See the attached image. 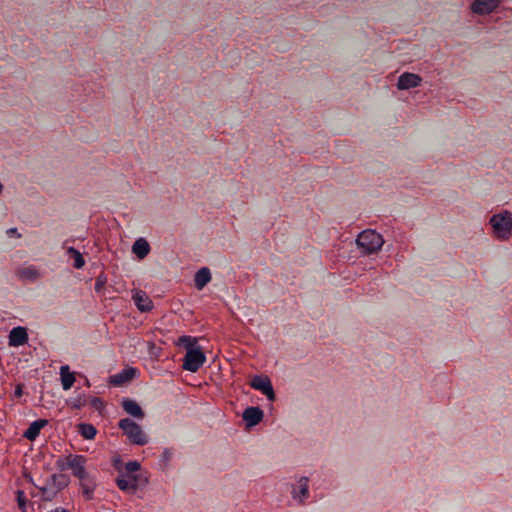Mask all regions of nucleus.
<instances>
[{
  "label": "nucleus",
  "instance_id": "nucleus-1",
  "mask_svg": "<svg viewBox=\"0 0 512 512\" xmlns=\"http://www.w3.org/2000/svg\"><path fill=\"white\" fill-rule=\"evenodd\" d=\"M356 244L362 254L368 255L377 253L382 248L384 239L376 231L367 229L358 235Z\"/></svg>",
  "mask_w": 512,
  "mask_h": 512
},
{
  "label": "nucleus",
  "instance_id": "nucleus-2",
  "mask_svg": "<svg viewBox=\"0 0 512 512\" xmlns=\"http://www.w3.org/2000/svg\"><path fill=\"white\" fill-rule=\"evenodd\" d=\"M69 477L65 474H52L43 486L38 487L43 501H52L57 494L69 485Z\"/></svg>",
  "mask_w": 512,
  "mask_h": 512
},
{
  "label": "nucleus",
  "instance_id": "nucleus-3",
  "mask_svg": "<svg viewBox=\"0 0 512 512\" xmlns=\"http://www.w3.org/2000/svg\"><path fill=\"white\" fill-rule=\"evenodd\" d=\"M118 427L133 445L144 446L149 442V436L142 427L130 418H123Z\"/></svg>",
  "mask_w": 512,
  "mask_h": 512
},
{
  "label": "nucleus",
  "instance_id": "nucleus-4",
  "mask_svg": "<svg viewBox=\"0 0 512 512\" xmlns=\"http://www.w3.org/2000/svg\"><path fill=\"white\" fill-rule=\"evenodd\" d=\"M490 224L497 238L507 240L512 232V213L505 210L490 218Z\"/></svg>",
  "mask_w": 512,
  "mask_h": 512
},
{
  "label": "nucleus",
  "instance_id": "nucleus-5",
  "mask_svg": "<svg viewBox=\"0 0 512 512\" xmlns=\"http://www.w3.org/2000/svg\"><path fill=\"white\" fill-rule=\"evenodd\" d=\"M206 361L205 354L199 348H189L183 359V368L196 372Z\"/></svg>",
  "mask_w": 512,
  "mask_h": 512
},
{
  "label": "nucleus",
  "instance_id": "nucleus-6",
  "mask_svg": "<svg viewBox=\"0 0 512 512\" xmlns=\"http://www.w3.org/2000/svg\"><path fill=\"white\" fill-rule=\"evenodd\" d=\"M250 386L264 394L269 401L275 400V392L268 376L255 375L250 381Z\"/></svg>",
  "mask_w": 512,
  "mask_h": 512
},
{
  "label": "nucleus",
  "instance_id": "nucleus-7",
  "mask_svg": "<svg viewBox=\"0 0 512 512\" xmlns=\"http://www.w3.org/2000/svg\"><path fill=\"white\" fill-rule=\"evenodd\" d=\"M291 495L293 500L299 504L305 503L309 498V478L306 476L300 477L292 487Z\"/></svg>",
  "mask_w": 512,
  "mask_h": 512
},
{
  "label": "nucleus",
  "instance_id": "nucleus-8",
  "mask_svg": "<svg viewBox=\"0 0 512 512\" xmlns=\"http://www.w3.org/2000/svg\"><path fill=\"white\" fill-rule=\"evenodd\" d=\"M86 458L83 455H69V469L79 480L89 476L85 470Z\"/></svg>",
  "mask_w": 512,
  "mask_h": 512
},
{
  "label": "nucleus",
  "instance_id": "nucleus-9",
  "mask_svg": "<svg viewBox=\"0 0 512 512\" xmlns=\"http://www.w3.org/2000/svg\"><path fill=\"white\" fill-rule=\"evenodd\" d=\"M264 417L263 411L256 406L247 407L242 414V418L248 428L259 424Z\"/></svg>",
  "mask_w": 512,
  "mask_h": 512
},
{
  "label": "nucleus",
  "instance_id": "nucleus-10",
  "mask_svg": "<svg viewBox=\"0 0 512 512\" xmlns=\"http://www.w3.org/2000/svg\"><path fill=\"white\" fill-rule=\"evenodd\" d=\"M137 373L138 370L136 368H125L122 371L110 376V383L114 386H121L135 378Z\"/></svg>",
  "mask_w": 512,
  "mask_h": 512
},
{
  "label": "nucleus",
  "instance_id": "nucleus-11",
  "mask_svg": "<svg viewBox=\"0 0 512 512\" xmlns=\"http://www.w3.org/2000/svg\"><path fill=\"white\" fill-rule=\"evenodd\" d=\"M421 81L422 79L419 75L406 72L399 76L397 88L399 90H408L410 88H415L420 85Z\"/></svg>",
  "mask_w": 512,
  "mask_h": 512
},
{
  "label": "nucleus",
  "instance_id": "nucleus-12",
  "mask_svg": "<svg viewBox=\"0 0 512 512\" xmlns=\"http://www.w3.org/2000/svg\"><path fill=\"white\" fill-rule=\"evenodd\" d=\"M121 406L128 415L136 419L142 420L145 417L141 406L135 400L125 398L122 400Z\"/></svg>",
  "mask_w": 512,
  "mask_h": 512
},
{
  "label": "nucleus",
  "instance_id": "nucleus-13",
  "mask_svg": "<svg viewBox=\"0 0 512 512\" xmlns=\"http://www.w3.org/2000/svg\"><path fill=\"white\" fill-rule=\"evenodd\" d=\"M132 298H133L134 304L141 312H148L153 308L152 301L147 296V294L141 290H136L133 293Z\"/></svg>",
  "mask_w": 512,
  "mask_h": 512
},
{
  "label": "nucleus",
  "instance_id": "nucleus-14",
  "mask_svg": "<svg viewBox=\"0 0 512 512\" xmlns=\"http://www.w3.org/2000/svg\"><path fill=\"white\" fill-rule=\"evenodd\" d=\"M138 481H140V476L138 475L131 476L130 478L118 477L116 484L121 491L134 492L138 488Z\"/></svg>",
  "mask_w": 512,
  "mask_h": 512
},
{
  "label": "nucleus",
  "instance_id": "nucleus-15",
  "mask_svg": "<svg viewBox=\"0 0 512 512\" xmlns=\"http://www.w3.org/2000/svg\"><path fill=\"white\" fill-rule=\"evenodd\" d=\"M28 340V334L25 328L15 327L11 330L9 335V342L12 346H20L26 343Z\"/></svg>",
  "mask_w": 512,
  "mask_h": 512
},
{
  "label": "nucleus",
  "instance_id": "nucleus-16",
  "mask_svg": "<svg viewBox=\"0 0 512 512\" xmlns=\"http://www.w3.org/2000/svg\"><path fill=\"white\" fill-rule=\"evenodd\" d=\"M48 421L45 419H39L32 422L28 429L24 432V437L30 441L35 440L43 427L47 425Z\"/></svg>",
  "mask_w": 512,
  "mask_h": 512
},
{
  "label": "nucleus",
  "instance_id": "nucleus-17",
  "mask_svg": "<svg viewBox=\"0 0 512 512\" xmlns=\"http://www.w3.org/2000/svg\"><path fill=\"white\" fill-rule=\"evenodd\" d=\"M211 281V272L207 267L200 268L194 277L195 287L202 290Z\"/></svg>",
  "mask_w": 512,
  "mask_h": 512
},
{
  "label": "nucleus",
  "instance_id": "nucleus-18",
  "mask_svg": "<svg viewBox=\"0 0 512 512\" xmlns=\"http://www.w3.org/2000/svg\"><path fill=\"white\" fill-rule=\"evenodd\" d=\"M499 2H472L471 10L475 14L485 15L493 12Z\"/></svg>",
  "mask_w": 512,
  "mask_h": 512
},
{
  "label": "nucleus",
  "instance_id": "nucleus-19",
  "mask_svg": "<svg viewBox=\"0 0 512 512\" xmlns=\"http://www.w3.org/2000/svg\"><path fill=\"white\" fill-rule=\"evenodd\" d=\"M59 374H60L62 388L64 390H69L75 382L74 373L70 371V368L68 365H63L60 367Z\"/></svg>",
  "mask_w": 512,
  "mask_h": 512
},
{
  "label": "nucleus",
  "instance_id": "nucleus-20",
  "mask_svg": "<svg viewBox=\"0 0 512 512\" xmlns=\"http://www.w3.org/2000/svg\"><path fill=\"white\" fill-rule=\"evenodd\" d=\"M132 252L139 258H145L150 252V245L144 238L137 239L132 245Z\"/></svg>",
  "mask_w": 512,
  "mask_h": 512
},
{
  "label": "nucleus",
  "instance_id": "nucleus-21",
  "mask_svg": "<svg viewBox=\"0 0 512 512\" xmlns=\"http://www.w3.org/2000/svg\"><path fill=\"white\" fill-rule=\"evenodd\" d=\"M17 276L22 280L34 282L39 278L40 273L34 266H24L17 270Z\"/></svg>",
  "mask_w": 512,
  "mask_h": 512
},
{
  "label": "nucleus",
  "instance_id": "nucleus-22",
  "mask_svg": "<svg viewBox=\"0 0 512 512\" xmlns=\"http://www.w3.org/2000/svg\"><path fill=\"white\" fill-rule=\"evenodd\" d=\"M80 481V487L82 490L83 496L87 500H91L94 495V490L96 488V483L90 476L85 477L84 479L79 480Z\"/></svg>",
  "mask_w": 512,
  "mask_h": 512
},
{
  "label": "nucleus",
  "instance_id": "nucleus-23",
  "mask_svg": "<svg viewBox=\"0 0 512 512\" xmlns=\"http://www.w3.org/2000/svg\"><path fill=\"white\" fill-rule=\"evenodd\" d=\"M66 253L73 258V266L76 269H81L85 265V259L83 255L74 247H68Z\"/></svg>",
  "mask_w": 512,
  "mask_h": 512
},
{
  "label": "nucleus",
  "instance_id": "nucleus-24",
  "mask_svg": "<svg viewBox=\"0 0 512 512\" xmlns=\"http://www.w3.org/2000/svg\"><path fill=\"white\" fill-rule=\"evenodd\" d=\"M78 432L83 438L92 440L96 436L97 430L92 424L80 423L78 425Z\"/></svg>",
  "mask_w": 512,
  "mask_h": 512
},
{
  "label": "nucleus",
  "instance_id": "nucleus-25",
  "mask_svg": "<svg viewBox=\"0 0 512 512\" xmlns=\"http://www.w3.org/2000/svg\"><path fill=\"white\" fill-rule=\"evenodd\" d=\"M68 405L72 407L73 409H80L86 404V398L83 394H78L75 397H71L68 400Z\"/></svg>",
  "mask_w": 512,
  "mask_h": 512
},
{
  "label": "nucleus",
  "instance_id": "nucleus-26",
  "mask_svg": "<svg viewBox=\"0 0 512 512\" xmlns=\"http://www.w3.org/2000/svg\"><path fill=\"white\" fill-rule=\"evenodd\" d=\"M107 283V276L104 274V273H100L97 277H96V281H95V291L97 293L101 292L105 285Z\"/></svg>",
  "mask_w": 512,
  "mask_h": 512
},
{
  "label": "nucleus",
  "instance_id": "nucleus-27",
  "mask_svg": "<svg viewBox=\"0 0 512 512\" xmlns=\"http://www.w3.org/2000/svg\"><path fill=\"white\" fill-rule=\"evenodd\" d=\"M173 457V450L171 448H165L160 456V463L163 466H167Z\"/></svg>",
  "mask_w": 512,
  "mask_h": 512
},
{
  "label": "nucleus",
  "instance_id": "nucleus-28",
  "mask_svg": "<svg viewBox=\"0 0 512 512\" xmlns=\"http://www.w3.org/2000/svg\"><path fill=\"white\" fill-rule=\"evenodd\" d=\"M16 496H17V504H18L19 509H20L22 512H25V510H26L27 500H26V497H25L24 491H22V490H18V491L16 492Z\"/></svg>",
  "mask_w": 512,
  "mask_h": 512
},
{
  "label": "nucleus",
  "instance_id": "nucleus-29",
  "mask_svg": "<svg viewBox=\"0 0 512 512\" xmlns=\"http://www.w3.org/2000/svg\"><path fill=\"white\" fill-rule=\"evenodd\" d=\"M68 463H69V455L66 457H60L56 460V467L61 471H65V470L69 469L70 465H68Z\"/></svg>",
  "mask_w": 512,
  "mask_h": 512
},
{
  "label": "nucleus",
  "instance_id": "nucleus-30",
  "mask_svg": "<svg viewBox=\"0 0 512 512\" xmlns=\"http://www.w3.org/2000/svg\"><path fill=\"white\" fill-rule=\"evenodd\" d=\"M179 342L181 345L185 346L186 349L188 350L189 348H196L194 346V343H195V339L190 337V336H182L180 339H179Z\"/></svg>",
  "mask_w": 512,
  "mask_h": 512
},
{
  "label": "nucleus",
  "instance_id": "nucleus-31",
  "mask_svg": "<svg viewBox=\"0 0 512 512\" xmlns=\"http://www.w3.org/2000/svg\"><path fill=\"white\" fill-rule=\"evenodd\" d=\"M140 463L138 461H129L125 464V470L127 473H134L140 470Z\"/></svg>",
  "mask_w": 512,
  "mask_h": 512
},
{
  "label": "nucleus",
  "instance_id": "nucleus-32",
  "mask_svg": "<svg viewBox=\"0 0 512 512\" xmlns=\"http://www.w3.org/2000/svg\"><path fill=\"white\" fill-rule=\"evenodd\" d=\"M23 395V385L17 384L14 391V398H20Z\"/></svg>",
  "mask_w": 512,
  "mask_h": 512
},
{
  "label": "nucleus",
  "instance_id": "nucleus-33",
  "mask_svg": "<svg viewBox=\"0 0 512 512\" xmlns=\"http://www.w3.org/2000/svg\"><path fill=\"white\" fill-rule=\"evenodd\" d=\"M6 233L9 237H20L16 228H9Z\"/></svg>",
  "mask_w": 512,
  "mask_h": 512
},
{
  "label": "nucleus",
  "instance_id": "nucleus-34",
  "mask_svg": "<svg viewBox=\"0 0 512 512\" xmlns=\"http://www.w3.org/2000/svg\"><path fill=\"white\" fill-rule=\"evenodd\" d=\"M91 405L96 409H100L102 407V402L99 398H93L91 400Z\"/></svg>",
  "mask_w": 512,
  "mask_h": 512
},
{
  "label": "nucleus",
  "instance_id": "nucleus-35",
  "mask_svg": "<svg viewBox=\"0 0 512 512\" xmlns=\"http://www.w3.org/2000/svg\"><path fill=\"white\" fill-rule=\"evenodd\" d=\"M23 476L25 477V479L30 483L32 484L34 487H36L38 489L39 486H37L34 482V479L33 477L31 476V474L27 473V472H24Z\"/></svg>",
  "mask_w": 512,
  "mask_h": 512
}]
</instances>
